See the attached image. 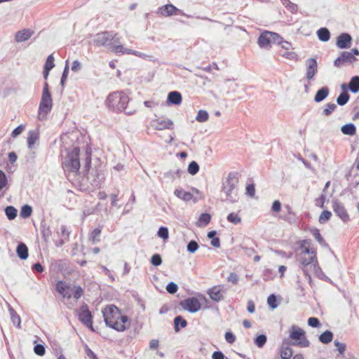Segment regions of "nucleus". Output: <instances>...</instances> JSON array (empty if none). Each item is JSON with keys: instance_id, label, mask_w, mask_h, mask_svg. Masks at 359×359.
<instances>
[{"instance_id": "nucleus-1", "label": "nucleus", "mask_w": 359, "mask_h": 359, "mask_svg": "<svg viewBox=\"0 0 359 359\" xmlns=\"http://www.w3.org/2000/svg\"><path fill=\"white\" fill-rule=\"evenodd\" d=\"M301 252L299 254V262L301 269L303 271L306 277H308L311 280V277L309 273V268H313V271L320 277L318 273H322L320 266H318L316 252L309 246V241L308 240H303L300 243Z\"/></svg>"}, {"instance_id": "nucleus-2", "label": "nucleus", "mask_w": 359, "mask_h": 359, "mask_svg": "<svg viewBox=\"0 0 359 359\" xmlns=\"http://www.w3.org/2000/svg\"><path fill=\"white\" fill-rule=\"evenodd\" d=\"M102 313L106 325L109 327L118 332H123L129 327L128 316L121 315L116 306H107L102 309Z\"/></svg>"}, {"instance_id": "nucleus-3", "label": "nucleus", "mask_w": 359, "mask_h": 359, "mask_svg": "<svg viewBox=\"0 0 359 359\" xmlns=\"http://www.w3.org/2000/svg\"><path fill=\"white\" fill-rule=\"evenodd\" d=\"M239 175L238 172H229L222 182V193L225 195V200L235 203L238 200Z\"/></svg>"}, {"instance_id": "nucleus-4", "label": "nucleus", "mask_w": 359, "mask_h": 359, "mask_svg": "<svg viewBox=\"0 0 359 359\" xmlns=\"http://www.w3.org/2000/svg\"><path fill=\"white\" fill-rule=\"evenodd\" d=\"M80 149L78 147L69 149L67 154L62 162V167L65 172L76 173L81 167L79 159Z\"/></svg>"}, {"instance_id": "nucleus-5", "label": "nucleus", "mask_w": 359, "mask_h": 359, "mask_svg": "<svg viewBox=\"0 0 359 359\" xmlns=\"http://www.w3.org/2000/svg\"><path fill=\"white\" fill-rule=\"evenodd\" d=\"M53 100L48 89V84L46 82L43 85L42 95L39 107L38 118L43 121L46 119L47 115L51 111Z\"/></svg>"}, {"instance_id": "nucleus-6", "label": "nucleus", "mask_w": 359, "mask_h": 359, "mask_svg": "<svg viewBox=\"0 0 359 359\" xmlns=\"http://www.w3.org/2000/svg\"><path fill=\"white\" fill-rule=\"evenodd\" d=\"M128 101L129 98L126 93L117 91L109 95L107 104L109 108L114 111L119 112L126 108Z\"/></svg>"}, {"instance_id": "nucleus-7", "label": "nucleus", "mask_w": 359, "mask_h": 359, "mask_svg": "<svg viewBox=\"0 0 359 359\" xmlns=\"http://www.w3.org/2000/svg\"><path fill=\"white\" fill-rule=\"evenodd\" d=\"M121 43L120 38L114 32H102L97 33L93 38V43L97 46H104L110 49L113 43Z\"/></svg>"}, {"instance_id": "nucleus-8", "label": "nucleus", "mask_w": 359, "mask_h": 359, "mask_svg": "<svg viewBox=\"0 0 359 359\" xmlns=\"http://www.w3.org/2000/svg\"><path fill=\"white\" fill-rule=\"evenodd\" d=\"M280 41V35L276 32L264 31L261 34L257 40V43L261 48L269 49L272 43Z\"/></svg>"}, {"instance_id": "nucleus-9", "label": "nucleus", "mask_w": 359, "mask_h": 359, "mask_svg": "<svg viewBox=\"0 0 359 359\" xmlns=\"http://www.w3.org/2000/svg\"><path fill=\"white\" fill-rule=\"evenodd\" d=\"M79 320L86 325L91 330H93V316L91 312L88 309L87 304L82 305L78 310Z\"/></svg>"}, {"instance_id": "nucleus-10", "label": "nucleus", "mask_w": 359, "mask_h": 359, "mask_svg": "<svg viewBox=\"0 0 359 359\" xmlns=\"http://www.w3.org/2000/svg\"><path fill=\"white\" fill-rule=\"evenodd\" d=\"M157 13L164 17H169L176 15H182L187 18L191 17L190 15L185 14L182 10L177 8L172 4H166L159 7Z\"/></svg>"}, {"instance_id": "nucleus-11", "label": "nucleus", "mask_w": 359, "mask_h": 359, "mask_svg": "<svg viewBox=\"0 0 359 359\" xmlns=\"http://www.w3.org/2000/svg\"><path fill=\"white\" fill-rule=\"evenodd\" d=\"M180 305L184 310L196 313L201 308V304L196 297H189L180 302Z\"/></svg>"}, {"instance_id": "nucleus-12", "label": "nucleus", "mask_w": 359, "mask_h": 359, "mask_svg": "<svg viewBox=\"0 0 359 359\" xmlns=\"http://www.w3.org/2000/svg\"><path fill=\"white\" fill-rule=\"evenodd\" d=\"M88 180L95 187H100L104 182V177L103 173L97 169H93L88 175Z\"/></svg>"}, {"instance_id": "nucleus-13", "label": "nucleus", "mask_w": 359, "mask_h": 359, "mask_svg": "<svg viewBox=\"0 0 359 359\" xmlns=\"http://www.w3.org/2000/svg\"><path fill=\"white\" fill-rule=\"evenodd\" d=\"M357 60L351 52L344 51L341 55L338 57L334 61V65L337 67H341L344 62L353 64Z\"/></svg>"}, {"instance_id": "nucleus-14", "label": "nucleus", "mask_w": 359, "mask_h": 359, "mask_svg": "<svg viewBox=\"0 0 359 359\" xmlns=\"http://www.w3.org/2000/svg\"><path fill=\"white\" fill-rule=\"evenodd\" d=\"M306 78L308 80L313 79L318 72V63L315 58H309L306 60Z\"/></svg>"}, {"instance_id": "nucleus-15", "label": "nucleus", "mask_w": 359, "mask_h": 359, "mask_svg": "<svg viewBox=\"0 0 359 359\" xmlns=\"http://www.w3.org/2000/svg\"><path fill=\"white\" fill-rule=\"evenodd\" d=\"M332 208L335 214L344 222L349 220V215L344 206L339 201L333 202Z\"/></svg>"}, {"instance_id": "nucleus-16", "label": "nucleus", "mask_w": 359, "mask_h": 359, "mask_svg": "<svg viewBox=\"0 0 359 359\" xmlns=\"http://www.w3.org/2000/svg\"><path fill=\"white\" fill-rule=\"evenodd\" d=\"M72 287L70 285H67L65 282L60 280L56 284V290L64 298L70 299L72 297Z\"/></svg>"}, {"instance_id": "nucleus-17", "label": "nucleus", "mask_w": 359, "mask_h": 359, "mask_svg": "<svg viewBox=\"0 0 359 359\" xmlns=\"http://www.w3.org/2000/svg\"><path fill=\"white\" fill-rule=\"evenodd\" d=\"M151 125L155 130H162L164 129H172L173 122L170 119L161 120L160 118H157L152 120Z\"/></svg>"}, {"instance_id": "nucleus-18", "label": "nucleus", "mask_w": 359, "mask_h": 359, "mask_svg": "<svg viewBox=\"0 0 359 359\" xmlns=\"http://www.w3.org/2000/svg\"><path fill=\"white\" fill-rule=\"evenodd\" d=\"M352 38L349 34L343 33L338 36L337 39V46L341 49L351 47Z\"/></svg>"}, {"instance_id": "nucleus-19", "label": "nucleus", "mask_w": 359, "mask_h": 359, "mask_svg": "<svg viewBox=\"0 0 359 359\" xmlns=\"http://www.w3.org/2000/svg\"><path fill=\"white\" fill-rule=\"evenodd\" d=\"M210 299L215 302H219L224 299L223 287L221 285L214 286L208 290Z\"/></svg>"}, {"instance_id": "nucleus-20", "label": "nucleus", "mask_w": 359, "mask_h": 359, "mask_svg": "<svg viewBox=\"0 0 359 359\" xmlns=\"http://www.w3.org/2000/svg\"><path fill=\"white\" fill-rule=\"evenodd\" d=\"M34 34V32L29 29H25L15 34V39L18 43L27 41Z\"/></svg>"}, {"instance_id": "nucleus-21", "label": "nucleus", "mask_w": 359, "mask_h": 359, "mask_svg": "<svg viewBox=\"0 0 359 359\" xmlns=\"http://www.w3.org/2000/svg\"><path fill=\"white\" fill-rule=\"evenodd\" d=\"M174 194L175 196L185 202L190 201L194 198V196L191 193L186 191L182 188L176 189L174 191Z\"/></svg>"}, {"instance_id": "nucleus-22", "label": "nucleus", "mask_w": 359, "mask_h": 359, "mask_svg": "<svg viewBox=\"0 0 359 359\" xmlns=\"http://www.w3.org/2000/svg\"><path fill=\"white\" fill-rule=\"evenodd\" d=\"M111 51L115 53L116 54H131L132 49L126 48L123 46L121 45L120 43L114 42L111 45L110 49Z\"/></svg>"}, {"instance_id": "nucleus-23", "label": "nucleus", "mask_w": 359, "mask_h": 359, "mask_svg": "<svg viewBox=\"0 0 359 359\" xmlns=\"http://www.w3.org/2000/svg\"><path fill=\"white\" fill-rule=\"evenodd\" d=\"M330 89L327 86H324L320 88L316 93L314 101L316 102H320L323 101L329 95Z\"/></svg>"}, {"instance_id": "nucleus-24", "label": "nucleus", "mask_w": 359, "mask_h": 359, "mask_svg": "<svg viewBox=\"0 0 359 359\" xmlns=\"http://www.w3.org/2000/svg\"><path fill=\"white\" fill-rule=\"evenodd\" d=\"M304 331L295 325L291 327L290 337L292 339L300 340L304 336Z\"/></svg>"}, {"instance_id": "nucleus-25", "label": "nucleus", "mask_w": 359, "mask_h": 359, "mask_svg": "<svg viewBox=\"0 0 359 359\" xmlns=\"http://www.w3.org/2000/svg\"><path fill=\"white\" fill-rule=\"evenodd\" d=\"M16 252L18 257L21 259H26L28 257V248L27 246L23 243H20L16 248Z\"/></svg>"}, {"instance_id": "nucleus-26", "label": "nucleus", "mask_w": 359, "mask_h": 359, "mask_svg": "<svg viewBox=\"0 0 359 359\" xmlns=\"http://www.w3.org/2000/svg\"><path fill=\"white\" fill-rule=\"evenodd\" d=\"M341 131L344 135L353 136L356 133V128L353 123H346L341 126Z\"/></svg>"}, {"instance_id": "nucleus-27", "label": "nucleus", "mask_w": 359, "mask_h": 359, "mask_svg": "<svg viewBox=\"0 0 359 359\" xmlns=\"http://www.w3.org/2000/svg\"><path fill=\"white\" fill-rule=\"evenodd\" d=\"M168 101L174 104H179L182 102V95L177 91H172L168 95Z\"/></svg>"}, {"instance_id": "nucleus-28", "label": "nucleus", "mask_w": 359, "mask_h": 359, "mask_svg": "<svg viewBox=\"0 0 359 359\" xmlns=\"http://www.w3.org/2000/svg\"><path fill=\"white\" fill-rule=\"evenodd\" d=\"M8 311L11 315V319L13 323V324L16 326L18 328L21 327V319L20 316L15 312V311L12 308H8Z\"/></svg>"}, {"instance_id": "nucleus-29", "label": "nucleus", "mask_w": 359, "mask_h": 359, "mask_svg": "<svg viewBox=\"0 0 359 359\" xmlns=\"http://www.w3.org/2000/svg\"><path fill=\"white\" fill-rule=\"evenodd\" d=\"M348 89L353 93H356L359 91V76H355L351 78L348 86Z\"/></svg>"}, {"instance_id": "nucleus-30", "label": "nucleus", "mask_w": 359, "mask_h": 359, "mask_svg": "<svg viewBox=\"0 0 359 359\" xmlns=\"http://www.w3.org/2000/svg\"><path fill=\"white\" fill-rule=\"evenodd\" d=\"M318 39L324 42L329 41L330 38V31L325 27L320 28L317 32Z\"/></svg>"}, {"instance_id": "nucleus-31", "label": "nucleus", "mask_w": 359, "mask_h": 359, "mask_svg": "<svg viewBox=\"0 0 359 359\" xmlns=\"http://www.w3.org/2000/svg\"><path fill=\"white\" fill-rule=\"evenodd\" d=\"M333 333L331 331L327 330L323 332L319 336V340L321 343L327 344L332 341Z\"/></svg>"}, {"instance_id": "nucleus-32", "label": "nucleus", "mask_w": 359, "mask_h": 359, "mask_svg": "<svg viewBox=\"0 0 359 359\" xmlns=\"http://www.w3.org/2000/svg\"><path fill=\"white\" fill-rule=\"evenodd\" d=\"M60 241L57 245H62L66 241H69V231L67 230L66 226L62 225L60 227Z\"/></svg>"}, {"instance_id": "nucleus-33", "label": "nucleus", "mask_w": 359, "mask_h": 359, "mask_svg": "<svg viewBox=\"0 0 359 359\" xmlns=\"http://www.w3.org/2000/svg\"><path fill=\"white\" fill-rule=\"evenodd\" d=\"M350 95L347 91H343L337 98V103L339 106L345 105L349 100Z\"/></svg>"}, {"instance_id": "nucleus-34", "label": "nucleus", "mask_w": 359, "mask_h": 359, "mask_svg": "<svg viewBox=\"0 0 359 359\" xmlns=\"http://www.w3.org/2000/svg\"><path fill=\"white\" fill-rule=\"evenodd\" d=\"M38 139H39V136H38V134L36 132H34L33 130L29 131V133H28V137H27V145H28V147L29 149H32L33 145L38 140Z\"/></svg>"}, {"instance_id": "nucleus-35", "label": "nucleus", "mask_w": 359, "mask_h": 359, "mask_svg": "<svg viewBox=\"0 0 359 359\" xmlns=\"http://www.w3.org/2000/svg\"><path fill=\"white\" fill-rule=\"evenodd\" d=\"M174 324L175 330L178 332L180 330L179 326H180L182 328H184L187 326V320L184 319L181 316H177L174 319Z\"/></svg>"}, {"instance_id": "nucleus-36", "label": "nucleus", "mask_w": 359, "mask_h": 359, "mask_svg": "<svg viewBox=\"0 0 359 359\" xmlns=\"http://www.w3.org/2000/svg\"><path fill=\"white\" fill-rule=\"evenodd\" d=\"M18 210L13 206H7L5 208V213L7 218L10 220L14 219L17 217Z\"/></svg>"}, {"instance_id": "nucleus-37", "label": "nucleus", "mask_w": 359, "mask_h": 359, "mask_svg": "<svg viewBox=\"0 0 359 359\" xmlns=\"http://www.w3.org/2000/svg\"><path fill=\"white\" fill-rule=\"evenodd\" d=\"M337 105L334 103H327L325 105L323 110V115L329 116L337 109Z\"/></svg>"}, {"instance_id": "nucleus-38", "label": "nucleus", "mask_w": 359, "mask_h": 359, "mask_svg": "<svg viewBox=\"0 0 359 359\" xmlns=\"http://www.w3.org/2000/svg\"><path fill=\"white\" fill-rule=\"evenodd\" d=\"M292 355V349L288 346H282L280 349V357L282 359H290Z\"/></svg>"}, {"instance_id": "nucleus-39", "label": "nucleus", "mask_w": 359, "mask_h": 359, "mask_svg": "<svg viewBox=\"0 0 359 359\" xmlns=\"http://www.w3.org/2000/svg\"><path fill=\"white\" fill-rule=\"evenodd\" d=\"M101 234V229L96 228L91 231L89 240L93 243H95L100 241V236Z\"/></svg>"}, {"instance_id": "nucleus-40", "label": "nucleus", "mask_w": 359, "mask_h": 359, "mask_svg": "<svg viewBox=\"0 0 359 359\" xmlns=\"http://www.w3.org/2000/svg\"><path fill=\"white\" fill-rule=\"evenodd\" d=\"M211 217L208 213H203L201 215L197 222L198 226H206L210 222Z\"/></svg>"}, {"instance_id": "nucleus-41", "label": "nucleus", "mask_w": 359, "mask_h": 359, "mask_svg": "<svg viewBox=\"0 0 359 359\" xmlns=\"http://www.w3.org/2000/svg\"><path fill=\"white\" fill-rule=\"evenodd\" d=\"M208 113L205 110L201 109L198 111L196 120L198 122L203 123L207 121L208 120Z\"/></svg>"}, {"instance_id": "nucleus-42", "label": "nucleus", "mask_w": 359, "mask_h": 359, "mask_svg": "<svg viewBox=\"0 0 359 359\" xmlns=\"http://www.w3.org/2000/svg\"><path fill=\"white\" fill-rule=\"evenodd\" d=\"M32 212V208L29 205H25L22 207L20 210V216L22 218H27L29 217Z\"/></svg>"}, {"instance_id": "nucleus-43", "label": "nucleus", "mask_w": 359, "mask_h": 359, "mask_svg": "<svg viewBox=\"0 0 359 359\" xmlns=\"http://www.w3.org/2000/svg\"><path fill=\"white\" fill-rule=\"evenodd\" d=\"M187 170L191 175H195L199 170V165L196 161H191L189 164Z\"/></svg>"}, {"instance_id": "nucleus-44", "label": "nucleus", "mask_w": 359, "mask_h": 359, "mask_svg": "<svg viewBox=\"0 0 359 359\" xmlns=\"http://www.w3.org/2000/svg\"><path fill=\"white\" fill-rule=\"evenodd\" d=\"M227 220L231 223L238 224L241 222V218L238 216L237 213L231 212L228 215Z\"/></svg>"}, {"instance_id": "nucleus-45", "label": "nucleus", "mask_w": 359, "mask_h": 359, "mask_svg": "<svg viewBox=\"0 0 359 359\" xmlns=\"http://www.w3.org/2000/svg\"><path fill=\"white\" fill-rule=\"evenodd\" d=\"M280 218L291 224L296 222V214L290 215L286 213L285 215H282Z\"/></svg>"}, {"instance_id": "nucleus-46", "label": "nucleus", "mask_w": 359, "mask_h": 359, "mask_svg": "<svg viewBox=\"0 0 359 359\" xmlns=\"http://www.w3.org/2000/svg\"><path fill=\"white\" fill-rule=\"evenodd\" d=\"M157 235L158 237L163 238V240L168 239L169 237L168 229L165 226H161L158 229Z\"/></svg>"}, {"instance_id": "nucleus-47", "label": "nucleus", "mask_w": 359, "mask_h": 359, "mask_svg": "<svg viewBox=\"0 0 359 359\" xmlns=\"http://www.w3.org/2000/svg\"><path fill=\"white\" fill-rule=\"evenodd\" d=\"M72 297L76 299H79L81 297L83 293V290L81 286L74 285L72 287Z\"/></svg>"}, {"instance_id": "nucleus-48", "label": "nucleus", "mask_w": 359, "mask_h": 359, "mask_svg": "<svg viewBox=\"0 0 359 359\" xmlns=\"http://www.w3.org/2000/svg\"><path fill=\"white\" fill-rule=\"evenodd\" d=\"M267 340L266 336L264 334H260L255 339V344L259 347L262 348L264 346Z\"/></svg>"}, {"instance_id": "nucleus-49", "label": "nucleus", "mask_w": 359, "mask_h": 359, "mask_svg": "<svg viewBox=\"0 0 359 359\" xmlns=\"http://www.w3.org/2000/svg\"><path fill=\"white\" fill-rule=\"evenodd\" d=\"M198 244L195 241H191L188 243L187 250L190 253H194L198 249Z\"/></svg>"}, {"instance_id": "nucleus-50", "label": "nucleus", "mask_w": 359, "mask_h": 359, "mask_svg": "<svg viewBox=\"0 0 359 359\" xmlns=\"http://www.w3.org/2000/svg\"><path fill=\"white\" fill-rule=\"evenodd\" d=\"M313 236L315 237V238L316 239V241L323 246H326L327 245V243H325V240L323 239V238L321 236L320 233V231L317 229H314L313 231Z\"/></svg>"}, {"instance_id": "nucleus-51", "label": "nucleus", "mask_w": 359, "mask_h": 359, "mask_svg": "<svg viewBox=\"0 0 359 359\" xmlns=\"http://www.w3.org/2000/svg\"><path fill=\"white\" fill-rule=\"evenodd\" d=\"M267 304L272 309H274L278 307L276 297L272 294H270L267 298Z\"/></svg>"}, {"instance_id": "nucleus-52", "label": "nucleus", "mask_w": 359, "mask_h": 359, "mask_svg": "<svg viewBox=\"0 0 359 359\" xmlns=\"http://www.w3.org/2000/svg\"><path fill=\"white\" fill-rule=\"evenodd\" d=\"M332 216V213L329 210H324L322 212L319 217V222L323 224L328 221Z\"/></svg>"}, {"instance_id": "nucleus-53", "label": "nucleus", "mask_w": 359, "mask_h": 359, "mask_svg": "<svg viewBox=\"0 0 359 359\" xmlns=\"http://www.w3.org/2000/svg\"><path fill=\"white\" fill-rule=\"evenodd\" d=\"M55 67L54 57L53 55H49L46 59L44 65V68L48 70H51Z\"/></svg>"}, {"instance_id": "nucleus-54", "label": "nucleus", "mask_w": 359, "mask_h": 359, "mask_svg": "<svg viewBox=\"0 0 359 359\" xmlns=\"http://www.w3.org/2000/svg\"><path fill=\"white\" fill-rule=\"evenodd\" d=\"M334 344L337 347L339 353L343 355L346 351V345L344 343L339 342L338 340H334Z\"/></svg>"}, {"instance_id": "nucleus-55", "label": "nucleus", "mask_w": 359, "mask_h": 359, "mask_svg": "<svg viewBox=\"0 0 359 359\" xmlns=\"http://www.w3.org/2000/svg\"><path fill=\"white\" fill-rule=\"evenodd\" d=\"M276 44H278L281 46L285 50H288L291 48L292 45L288 41H284L283 38L280 36V41L276 42Z\"/></svg>"}, {"instance_id": "nucleus-56", "label": "nucleus", "mask_w": 359, "mask_h": 359, "mask_svg": "<svg viewBox=\"0 0 359 359\" xmlns=\"http://www.w3.org/2000/svg\"><path fill=\"white\" fill-rule=\"evenodd\" d=\"M178 290V286L174 282L169 283L166 286V290L170 294H175Z\"/></svg>"}, {"instance_id": "nucleus-57", "label": "nucleus", "mask_w": 359, "mask_h": 359, "mask_svg": "<svg viewBox=\"0 0 359 359\" xmlns=\"http://www.w3.org/2000/svg\"><path fill=\"white\" fill-rule=\"evenodd\" d=\"M151 262L155 266H160L162 263V259H161V255L158 254L154 255L151 257Z\"/></svg>"}, {"instance_id": "nucleus-58", "label": "nucleus", "mask_w": 359, "mask_h": 359, "mask_svg": "<svg viewBox=\"0 0 359 359\" xmlns=\"http://www.w3.org/2000/svg\"><path fill=\"white\" fill-rule=\"evenodd\" d=\"M34 353L40 356H42L46 353V349L43 345L42 344H36L34 348Z\"/></svg>"}, {"instance_id": "nucleus-59", "label": "nucleus", "mask_w": 359, "mask_h": 359, "mask_svg": "<svg viewBox=\"0 0 359 359\" xmlns=\"http://www.w3.org/2000/svg\"><path fill=\"white\" fill-rule=\"evenodd\" d=\"M7 182L8 180L6 174L0 170V190L6 186Z\"/></svg>"}, {"instance_id": "nucleus-60", "label": "nucleus", "mask_w": 359, "mask_h": 359, "mask_svg": "<svg viewBox=\"0 0 359 359\" xmlns=\"http://www.w3.org/2000/svg\"><path fill=\"white\" fill-rule=\"evenodd\" d=\"M308 325L312 327H318L320 326V320L315 317H311L308 319Z\"/></svg>"}, {"instance_id": "nucleus-61", "label": "nucleus", "mask_w": 359, "mask_h": 359, "mask_svg": "<svg viewBox=\"0 0 359 359\" xmlns=\"http://www.w3.org/2000/svg\"><path fill=\"white\" fill-rule=\"evenodd\" d=\"M24 129H25V126L23 125L18 126L17 128H15L13 130V132L11 133L12 137H13V138L17 137L18 135H20L22 133Z\"/></svg>"}, {"instance_id": "nucleus-62", "label": "nucleus", "mask_w": 359, "mask_h": 359, "mask_svg": "<svg viewBox=\"0 0 359 359\" xmlns=\"http://www.w3.org/2000/svg\"><path fill=\"white\" fill-rule=\"evenodd\" d=\"M91 163V152L86 150L85 152V168L88 169Z\"/></svg>"}, {"instance_id": "nucleus-63", "label": "nucleus", "mask_w": 359, "mask_h": 359, "mask_svg": "<svg viewBox=\"0 0 359 359\" xmlns=\"http://www.w3.org/2000/svg\"><path fill=\"white\" fill-rule=\"evenodd\" d=\"M226 341L229 344H233L236 341V337L231 332H226L224 335Z\"/></svg>"}, {"instance_id": "nucleus-64", "label": "nucleus", "mask_w": 359, "mask_h": 359, "mask_svg": "<svg viewBox=\"0 0 359 359\" xmlns=\"http://www.w3.org/2000/svg\"><path fill=\"white\" fill-rule=\"evenodd\" d=\"M246 194L253 197L255 194V188L253 184H248L246 187Z\"/></svg>"}]
</instances>
